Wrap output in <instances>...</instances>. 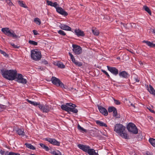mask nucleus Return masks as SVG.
<instances>
[{
	"mask_svg": "<svg viewBox=\"0 0 155 155\" xmlns=\"http://www.w3.org/2000/svg\"><path fill=\"white\" fill-rule=\"evenodd\" d=\"M125 127L122 124H117L114 126V131L118 133L122 137L127 139V134L125 132Z\"/></svg>",
	"mask_w": 155,
	"mask_h": 155,
	"instance_id": "1",
	"label": "nucleus"
},
{
	"mask_svg": "<svg viewBox=\"0 0 155 155\" xmlns=\"http://www.w3.org/2000/svg\"><path fill=\"white\" fill-rule=\"evenodd\" d=\"M3 76L10 80H13L16 78L17 71L15 70L2 71Z\"/></svg>",
	"mask_w": 155,
	"mask_h": 155,
	"instance_id": "2",
	"label": "nucleus"
},
{
	"mask_svg": "<svg viewBox=\"0 0 155 155\" xmlns=\"http://www.w3.org/2000/svg\"><path fill=\"white\" fill-rule=\"evenodd\" d=\"M78 147L87 153L89 155H99L97 152H96L94 149H91L88 146L79 144Z\"/></svg>",
	"mask_w": 155,
	"mask_h": 155,
	"instance_id": "3",
	"label": "nucleus"
},
{
	"mask_svg": "<svg viewBox=\"0 0 155 155\" xmlns=\"http://www.w3.org/2000/svg\"><path fill=\"white\" fill-rule=\"evenodd\" d=\"M52 83L57 86H60L63 89H66L67 86H65L64 84L60 80L54 77H52L51 79Z\"/></svg>",
	"mask_w": 155,
	"mask_h": 155,
	"instance_id": "4",
	"label": "nucleus"
},
{
	"mask_svg": "<svg viewBox=\"0 0 155 155\" xmlns=\"http://www.w3.org/2000/svg\"><path fill=\"white\" fill-rule=\"evenodd\" d=\"M31 56L32 58L35 61L40 60L41 57V53L37 50L31 51Z\"/></svg>",
	"mask_w": 155,
	"mask_h": 155,
	"instance_id": "5",
	"label": "nucleus"
},
{
	"mask_svg": "<svg viewBox=\"0 0 155 155\" xmlns=\"http://www.w3.org/2000/svg\"><path fill=\"white\" fill-rule=\"evenodd\" d=\"M127 128L129 131L133 134H137L138 133V130L136 126L132 123H129L127 125Z\"/></svg>",
	"mask_w": 155,
	"mask_h": 155,
	"instance_id": "6",
	"label": "nucleus"
},
{
	"mask_svg": "<svg viewBox=\"0 0 155 155\" xmlns=\"http://www.w3.org/2000/svg\"><path fill=\"white\" fill-rule=\"evenodd\" d=\"M66 104L70 106L68 112H69V111H71L74 113H77L78 112V110L75 108L77 106L75 104L71 103H67Z\"/></svg>",
	"mask_w": 155,
	"mask_h": 155,
	"instance_id": "7",
	"label": "nucleus"
},
{
	"mask_svg": "<svg viewBox=\"0 0 155 155\" xmlns=\"http://www.w3.org/2000/svg\"><path fill=\"white\" fill-rule=\"evenodd\" d=\"M72 47L73 48V50L75 54L78 55L81 53L82 48L80 46L73 45Z\"/></svg>",
	"mask_w": 155,
	"mask_h": 155,
	"instance_id": "8",
	"label": "nucleus"
},
{
	"mask_svg": "<svg viewBox=\"0 0 155 155\" xmlns=\"http://www.w3.org/2000/svg\"><path fill=\"white\" fill-rule=\"evenodd\" d=\"M16 78L17 79V81L19 83L25 84L27 83V80L23 78V76L21 74H17Z\"/></svg>",
	"mask_w": 155,
	"mask_h": 155,
	"instance_id": "9",
	"label": "nucleus"
},
{
	"mask_svg": "<svg viewBox=\"0 0 155 155\" xmlns=\"http://www.w3.org/2000/svg\"><path fill=\"white\" fill-rule=\"evenodd\" d=\"M39 108L42 110L43 112L47 113L51 109V107L45 105H43L38 104Z\"/></svg>",
	"mask_w": 155,
	"mask_h": 155,
	"instance_id": "10",
	"label": "nucleus"
},
{
	"mask_svg": "<svg viewBox=\"0 0 155 155\" xmlns=\"http://www.w3.org/2000/svg\"><path fill=\"white\" fill-rule=\"evenodd\" d=\"M45 140L50 142L51 144L59 146L60 145V142L54 139H51L50 138H46L45 139Z\"/></svg>",
	"mask_w": 155,
	"mask_h": 155,
	"instance_id": "11",
	"label": "nucleus"
},
{
	"mask_svg": "<svg viewBox=\"0 0 155 155\" xmlns=\"http://www.w3.org/2000/svg\"><path fill=\"white\" fill-rule=\"evenodd\" d=\"M107 67L108 70L112 73L115 75H116L118 74V71L116 68L115 67H110L108 66Z\"/></svg>",
	"mask_w": 155,
	"mask_h": 155,
	"instance_id": "12",
	"label": "nucleus"
},
{
	"mask_svg": "<svg viewBox=\"0 0 155 155\" xmlns=\"http://www.w3.org/2000/svg\"><path fill=\"white\" fill-rule=\"evenodd\" d=\"M2 31L3 32L4 34L8 36H11V34L12 32L8 28H2Z\"/></svg>",
	"mask_w": 155,
	"mask_h": 155,
	"instance_id": "13",
	"label": "nucleus"
},
{
	"mask_svg": "<svg viewBox=\"0 0 155 155\" xmlns=\"http://www.w3.org/2000/svg\"><path fill=\"white\" fill-rule=\"evenodd\" d=\"M98 109L100 112L105 116L108 114V112L107 110L101 106H98Z\"/></svg>",
	"mask_w": 155,
	"mask_h": 155,
	"instance_id": "14",
	"label": "nucleus"
},
{
	"mask_svg": "<svg viewBox=\"0 0 155 155\" xmlns=\"http://www.w3.org/2000/svg\"><path fill=\"white\" fill-rule=\"evenodd\" d=\"M56 10L58 12L62 15H64L65 16L68 15V13L64 11L61 7H58L56 8Z\"/></svg>",
	"mask_w": 155,
	"mask_h": 155,
	"instance_id": "15",
	"label": "nucleus"
},
{
	"mask_svg": "<svg viewBox=\"0 0 155 155\" xmlns=\"http://www.w3.org/2000/svg\"><path fill=\"white\" fill-rule=\"evenodd\" d=\"M75 34L78 36H83L84 35V32L79 29H76L74 30Z\"/></svg>",
	"mask_w": 155,
	"mask_h": 155,
	"instance_id": "16",
	"label": "nucleus"
},
{
	"mask_svg": "<svg viewBox=\"0 0 155 155\" xmlns=\"http://www.w3.org/2000/svg\"><path fill=\"white\" fill-rule=\"evenodd\" d=\"M59 27L61 29L63 30L67 31L71 30V28L66 25L61 24Z\"/></svg>",
	"mask_w": 155,
	"mask_h": 155,
	"instance_id": "17",
	"label": "nucleus"
},
{
	"mask_svg": "<svg viewBox=\"0 0 155 155\" xmlns=\"http://www.w3.org/2000/svg\"><path fill=\"white\" fill-rule=\"evenodd\" d=\"M119 75L120 77L127 78L128 77L129 74L126 71H123L119 73Z\"/></svg>",
	"mask_w": 155,
	"mask_h": 155,
	"instance_id": "18",
	"label": "nucleus"
},
{
	"mask_svg": "<svg viewBox=\"0 0 155 155\" xmlns=\"http://www.w3.org/2000/svg\"><path fill=\"white\" fill-rule=\"evenodd\" d=\"M147 90L150 94L155 95V90L151 85H149V88H147Z\"/></svg>",
	"mask_w": 155,
	"mask_h": 155,
	"instance_id": "19",
	"label": "nucleus"
},
{
	"mask_svg": "<svg viewBox=\"0 0 155 155\" xmlns=\"http://www.w3.org/2000/svg\"><path fill=\"white\" fill-rule=\"evenodd\" d=\"M54 64L58 66V67L61 68H64L65 67V65L62 62L60 61L55 62Z\"/></svg>",
	"mask_w": 155,
	"mask_h": 155,
	"instance_id": "20",
	"label": "nucleus"
},
{
	"mask_svg": "<svg viewBox=\"0 0 155 155\" xmlns=\"http://www.w3.org/2000/svg\"><path fill=\"white\" fill-rule=\"evenodd\" d=\"M18 3L21 7L25 8H28L27 6L25 5V2L22 1L18 0Z\"/></svg>",
	"mask_w": 155,
	"mask_h": 155,
	"instance_id": "21",
	"label": "nucleus"
},
{
	"mask_svg": "<svg viewBox=\"0 0 155 155\" xmlns=\"http://www.w3.org/2000/svg\"><path fill=\"white\" fill-rule=\"evenodd\" d=\"M96 124L100 126L107 127V124L104 122L99 120L96 121Z\"/></svg>",
	"mask_w": 155,
	"mask_h": 155,
	"instance_id": "22",
	"label": "nucleus"
},
{
	"mask_svg": "<svg viewBox=\"0 0 155 155\" xmlns=\"http://www.w3.org/2000/svg\"><path fill=\"white\" fill-rule=\"evenodd\" d=\"M143 42L146 43L148 46L150 47H154V43H152L150 41H143Z\"/></svg>",
	"mask_w": 155,
	"mask_h": 155,
	"instance_id": "23",
	"label": "nucleus"
},
{
	"mask_svg": "<svg viewBox=\"0 0 155 155\" xmlns=\"http://www.w3.org/2000/svg\"><path fill=\"white\" fill-rule=\"evenodd\" d=\"M17 132L19 135L24 136L25 135V133L23 129H18L17 130Z\"/></svg>",
	"mask_w": 155,
	"mask_h": 155,
	"instance_id": "24",
	"label": "nucleus"
},
{
	"mask_svg": "<svg viewBox=\"0 0 155 155\" xmlns=\"http://www.w3.org/2000/svg\"><path fill=\"white\" fill-rule=\"evenodd\" d=\"M69 107L70 106H68V105H67L66 104V105H62L61 106V108L62 110L68 112Z\"/></svg>",
	"mask_w": 155,
	"mask_h": 155,
	"instance_id": "25",
	"label": "nucleus"
},
{
	"mask_svg": "<svg viewBox=\"0 0 155 155\" xmlns=\"http://www.w3.org/2000/svg\"><path fill=\"white\" fill-rule=\"evenodd\" d=\"M25 145L26 147L28 148L32 149L33 150H35V149L33 146L30 144L25 143Z\"/></svg>",
	"mask_w": 155,
	"mask_h": 155,
	"instance_id": "26",
	"label": "nucleus"
},
{
	"mask_svg": "<svg viewBox=\"0 0 155 155\" xmlns=\"http://www.w3.org/2000/svg\"><path fill=\"white\" fill-rule=\"evenodd\" d=\"M34 21L37 24L40 25L41 23V21L40 19L38 18H35L34 20Z\"/></svg>",
	"mask_w": 155,
	"mask_h": 155,
	"instance_id": "27",
	"label": "nucleus"
},
{
	"mask_svg": "<svg viewBox=\"0 0 155 155\" xmlns=\"http://www.w3.org/2000/svg\"><path fill=\"white\" fill-rule=\"evenodd\" d=\"M149 141L152 146L155 147V139L150 138L149 140Z\"/></svg>",
	"mask_w": 155,
	"mask_h": 155,
	"instance_id": "28",
	"label": "nucleus"
},
{
	"mask_svg": "<svg viewBox=\"0 0 155 155\" xmlns=\"http://www.w3.org/2000/svg\"><path fill=\"white\" fill-rule=\"evenodd\" d=\"M53 155H61V153L59 151H54L51 152Z\"/></svg>",
	"mask_w": 155,
	"mask_h": 155,
	"instance_id": "29",
	"label": "nucleus"
},
{
	"mask_svg": "<svg viewBox=\"0 0 155 155\" xmlns=\"http://www.w3.org/2000/svg\"><path fill=\"white\" fill-rule=\"evenodd\" d=\"M143 8L145 10L147 11L150 15H151V12L148 7L146 6H144Z\"/></svg>",
	"mask_w": 155,
	"mask_h": 155,
	"instance_id": "30",
	"label": "nucleus"
},
{
	"mask_svg": "<svg viewBox=\"0 0 155 155\" xmlns=\"http://www.w3.org/2000/svg\"><path fill=\"white\" fill-rule=\"evenodd\" d=\"M92 32L96 36L98 35L99 34V30L97 29H92Z\"/></svg>",
	"mask_w": 155,
	"mask_h": 155,
	"instance_id": "31",
	"label": "nucleus"
},
{
	"mask_svg": "<svg viewBox=\"0 0 155 155\" xmlns=\"http://www.w3.org/2000/svg\"><path fill=\"white\" fill-rule=\"evenodd\" d=\"M40 146L43 149H45L46 151L49 150V148L48 147L45 146L43 143H40Z\"/></svg>",
	"mask_w": 155,
	"mask_h": 155,
	"instance_id": "32",
	"label": "nucleus"
},
{
	"mask_svg": "<svg viewBox=\"0 0 155 155\" xmlns=\"http://www.w3.org/2000/svg\"><path fill=\"white\" fill-rule=\"evenodd\" d=\"M68 54L71 57L72 61L74 64L77 61L75 60L73 55L70 52H69Z\"/></svg>",
	"mask_w": 155,
	"mask_h": 155,
	"instance_id": "33",
	"label": "nucleus"
},
{
	"mask_svg": "<svg viewBox=\"0 0 155 155\" xmlns=\"http://www.w3.org/2000/svg\"><path fill=\"white\" fill-rule=\"evenodd\" d=\"M78 129L81 132H86V130L83 127H81L79 124H78Z\"/></svg>",
	"mask_w": 155,
	"mask_h": 155,
	"instance_id": "34",
	"label": "nucleus"
},
{
	"mask_svg": "<svg viewBox=\"0 0 155 155\" xmlns=\"http://www.w3.org/2000/svg\"><path fill=\"white\" fill-rule=\"evenodd\" d=\"M27 101L29 103L33 105L34 106H37L38 105V104L37 103L35 102L32 101H30L28 99H27Z\"/></svg>",
	"mask_w": 155,
	"mask_h": 155,
	"instance_id": "35",
	"label": "nucleus"
},
{
	"mask_svg": "<svg viewBox=\"0 0 155 155\" xmlns=\"http://www.w3.org/2000/svg\"><path fill=\"white\" fill-rule=\"evenodd\" d=\"M28 43L30 44L33 45H37L38 44L37 42L32 40H29L28 41Z\"/></svg>",
	"mask_w": 155,
	"mask_h": 155,
	"instance_id": "36",
	"label": "nucleus"
},
{
	"mask_svg": "<svg viewBox=\"0 0 155 155\" xmlns=\"http://www.w3.org/2000/svg\"><path fill=\"white\" fill-rule=\"evenodd\" d=\"M11 36H12L13 38H19V37L16 35L15 33H14L13 31H12V33L11 34Z\"/></svg>",
	"mask_w": 155,
	"mask_h": 155,
	"instance_id": "37",
	"label": "nucleus"
},
{
	"mask_svg": "<svg viewBox=\"0 0 155 155\" xmlns=\"http://www.w3.org/2000/svg\"><path fill=\"white\" fill-rule=\"evenodd\" d=\"M11 36H12L13 38H19V37L16 35L15 33H14L13 31H12V33L11 34Z\"/></svg>",
	"mask_w": 155,
	"mask_h": 155,
	"instance_id": "38",
	"label": "nucleus"
},
{
	"mask_svg": "<svg viewBox=\"0 0 155 155\" xmlns=\"http://www.w3.org/2000/svg\"><path fill=\"white\" fill-rule=\"evenodd\" d=\"M6 2L9 6H12L14 5L11 0H6Z\"/></svg>",
	"mask_w": 155,
	"mask_h": 155,
	"instance_id": "39",
	"label": "nucleus"
},
{
	"mask_svg": "<svg viewBox=\"0 0 155 155\" xmlns=\"http://www.w3.org/2000/svg\"><path fill=\"white\" fill-rule=\"evenodd\" d=\"M0 53L5 57H8V55L5 51L0 49Z\"/></svg>",
	"mask_w": 155,
	"mask_h": 155,
	"instance_id": "40",
	"label": "nucleus"
},
{
	"mask_svg": "<svg viewBox=\"0 0 155 155\" xmlns=\"http://www.w3.org/2000/svg\"><path fill=\"white\" fill-rule=\"evenodd\" d=\"M115 108L114 107H110L108 109V111L109 112H113V111L115 110Z\"/></svg>",
	"mask_w": 155,
	"mask_h": 155,
	"instance_id": "41",
	"label": "nucleus"
},
{
	"mask_svg": "<svg viewBox=\"0 0 155 155\" xmlns=\"http://www.w3.org/2000/svg\"><path fill=\"white\" fill-rule=\"evenodd\" d=\"M58 33L64 36L66 35V34L65 32L61 30H60L58 31Z\"/></svg>",
	"mask_w": 155,
	"mask_h": 155,
	"instance_id": "42",
	"label": "nucleus"
},
{
	"mask_svg": "<svg viewBox=\"0 0 155 155\" xmlns=\"http://www.w3.org/2000/svg\"><path fill=\"white\" fill-rule=\"evenodd\" d=\"M74 64L79 67H80L82 65V64L81 62L78 61L75 62Z\"/></svg>",
	"mask_w": 155,
	"mask_h": 155,
	"instance_id": "43",
	"label": "nucleus"
},
{
	"mask_svg": "<svg viewBox=\"0 0 155 155\" xmlns=\"http://www.w3.org/2000/svg\"><path fill=\"white\" fill-rule=\"evenodd\" d=\"M11 45L15 48H19V46H17V45L14 44L13 43H11Z\"/></svg>",
	"mask_w": 155,
	"mask_h": 155,
	"instance_id": "44",
	"label": "nucleus"
},
{
	"mask_svg": "<svg viewBox=\"0 0 155 155\" xmlns=\"http://www.w3.org/2000/svg\"><path fill=\"white\" fill-rule=\"evenodd\" d=\"M101 71L102 72H103L107 76V77L109 78L110 77V75L108 74V73H107V72H106L105 71L103 70H101Z\"/></svg>",
	"mask_w": 155,
	"mask_h": 155,
	"instance_id": "45",
	"label": "nucleus"
},
{
	"mask_svg": "<svg viewBox=\"0 0 155 155\" xmlns=\"http://www.w3.org/2000/svg\"><path fill=\"white\" fill-rule=\"evenodd\" d=\"M115 103L117 105H120V102L117 100L114 99Z\"/></svg>",
	"mask_w": 155,
	"mask_h": 155,
	"instance_id": "46",
	"label": "nucleus"
},
{
	"mask_svg": "<svg viewBox=\"0 0 155 155\" xmlns=\"http://www.w3.org/2000/svg\"><path fill=\"white\" fill-rule=\"evenodd\" d=\"M46 2L48 5H50L51 6L52 5V4L53 3L49 1L48 0H47Z\"/></svg>",
	"mask_w": 155,
	"mask_h": 155,
	"instance_id": "47",
	"label": "nucleus"
},
{
	"mask_svg": "<svg viewBox=\"0 0 155 155\" xmlns=\"http://www.w3.org/2000/svg\"><path fill=\"white\" fill-rule=\"evenodd\" d=\"M52 5L51 6H53L55 7L56 8H57V6H58V5L56 2H55L54 3H53Z\"/></svg>",
	"mask_w": 155,
	"mask_h": 155,
	"instance_id": "48",
	"label": "nucleus"
},
{
	"mask_svg": "<svg viewBox=\"0 0 155 155\" xmlns=\"http://www.w3.org/2000/svg\"><path fill=\"white\" fill-rule=\"evenodd\" d=\"M134 80L135 82H139L140 81L137 77L134 78Z\"/></svg>",
	"mask_w": 155,
	"mask_h": 155,
	"instance_id": "49",
	"label": "nucleus"
},
{
	"mask_svg": "<svg viewBox=\"0 0 155 155\" xmlns=\"http://www.w3.org/2000/svg\"><path fill=\"white\" fill-rule=\"evenodd\" d=\"M113 115L114 116H117V109H116V108L115 109V110H114L113 111Z\"/></svg>",
	"mask_w": 155,
	"mask_h": 155,
	"instance_id": "50",
	"label": "nucleus"
},
{
	"mask_svg": "<svg viewBox=\"0 0 155 155\" xmlns=\"http://www.w3.org/2000/svg\"><path fill=\"white\" fill-rule=\"evenodd\" d=\"M33 32L35 35H39V34L38 33L37 31L35 30H33Z\"/></svg>",
	"mask_w": 155,
	"mask_h": 155,
	"instance_id": "51",
	"label": "nucleus"
},
{
	"mask_svg": "<svg viewBox=\"0 0 155 155\" xmlns=\"http://www.w3.org/2000/svg\"><path fill=\"white\" fill-rule=\"evenodd\" d=\"M5 107L4 105H0V112L1 111V109H4Z\"/></svg>",
	"mask_w": 155,
	"mask_h": 155,
	"instance_id": "52",
	"label": "nucleus"
},
{
	"mask_svg": "<svg viewBox=\"0 0 155 155\" xmlns=\"http://www.w3.org/2000/svg\"><path fill=\"white\" fill-rule=\"evenodd\" d=\"M129 103L130 104V106H132L133 107V109H135L136 108L135 104H133L132 103H130V101H129Z\"/></svg>",
	"mask_w": 155,
	"mask_h": 155,
	"instance_id": "53",
	"label": "nucleus"
},
{
	"mask_svg": "<svg viewBox=\"0 0 155 155\" xmlns=\"http://www.w3.org/2000/svg\"><path fill=\"white\" fill-rule=\"evenodd\" d=\"M42 63L43 64H48V61L45 60H44L42 61Z\"/></svg>",
	"mask_w": 155,
	"mask_h": 155,
	"instance_id": "54",
	"label": "nucleus"
},
{
	"mask_svg": "<svg viewBox=\"0 0 155 155\" xmlns=\"http://www.w3.org/2000/svg\"><path fill=\"white\" fill-rule=\"evenodd\" d=\"M13 152H7L5 153V155H10V153H13Z\"/></svg>",
	"mask_w": 155,
	"mask_h": 155,
	"instance_id": "55",
	"label": "nucleus"
},
{
	"mask_svg": "<svg viewBox=\"0 0 155 155\" xmlns=\"http://www.w3.org/2000/svg\"><path fill=\"white\" fill-rule=\"evenodd\" d=\"M0 153L2 155H3L5 153V151L2 150H0Z\"/></svg>",
	"mask_w": 155,
	"mask_h": 155,
	"instance_id": "56",
	"label": "nucleus"
},
{
	"mask_svg": "<svg viewBox=\"0 0 155 155\" xmlns=\"http://www.w3.org/2000/svg\"><path fill=\"white\" fill-rule=\"evenodd\" d=\"M120 24H121L123 25V27L124 28H126V24H124L123 23H122V22H120Z\"/></svg>",
	"mask_w": 155,
	"mask_h": 155,
	"instance_id": "57",
	"label": "nucleus"
},
{
	"mask_svg": "<svg viewBox=\"0 0 155 155\" xmlns=\"http://www.w3.org/2000/svg\"><path fill=\"white\" fill-rule=\"evenodd\" d=\"M147 108L150 110V111L152 112V113H155V112L153 110H152L150 108H149L148 107H147Z\"/></svg>",
	"mask_w": 155,
	"mask_h": 155,
	"instance_id": "58",
	"label": "nucleus"
},
{
	"mask_svg": "<svg viewBox=\"0 0 155 155\" xmlns=\"http://www.w3.org/2000/svg\"><path fill=\"white\" fill-rule=\"evenodd\" d=\"M131 25V27L132 28H133V26L134 25H135V24L134 23H131L130 24Z\"/></svg>",
	"mask_w": 155,
	"mask_h": 155,
	"instance_id": "59",
	"label": "nucleus"
},
{
	"mask_svg": "<svg viewBox=\"0 0 155 155\" xmlns=\"http://www.w3.org/2000/svg\"><path fill=\"white\" fill-rule=\"evenodd\" d=\"M127 50L129 51V52H131V53L132 54H134V53L133 52V50Z\"/></svg>",
	"mask_w": 155,
	"mask_h": 155,
	"instance_id": "60",
	"label": "nucleus"
},
{
	"mask_svg": "<svg viewBox=\"0 0 155 155\" xmlns=\"http://www.w3.org/2000/svg\"><path fill=\"white\" fill-rule=\"evenodd\" d=\"M31 155H35V154H31Z\"/></svg>",
	"mask_w": 155,
	"mask_h": 155,
	"instance_id": "61",
	"label": "nucleus"
},
{
	"mask_svg": "<svg viewBox=\"0 0 155 155\" xmlns=\"http://www.w3.org/2000/svg\"><path fill=\"white\" fill-rule=\"evenodd\" d=\"M119 58H117V59H119Z\"/></svg>",
	"mask_w": 155,
	"mask_h": 155,
	"instance_id": "62",
	"label": "nucleus"
},
{
	"mask_svg": "<svg viewBox=\"0 0 155 155\" xmlns=\"http://www.w3.org/2000/svg\"><path fill=\"white\" fill-rule=\"evenodd\" d=\"M43 68H42V69H41V70H43Z\"/></svg>",
	"mask_w": 155,
	"mask_h": 155,
	"instance_id": "63",
	"label": "nucleus"
},
{
	"mask_svg": "<svg viewBox=\"0 0 155 155\" xmlns=\"http://www.w3.org/2000/svg\"><path fill=\"white\" fill-rule=\"evenodd\" d=\"M147 88H148V85H147Z\"/></svg>",
	"mask_w": 155,
	"mask_h": 155,
	"instance_id": "64",
	"label": "nucleus"
}]
</instances>
